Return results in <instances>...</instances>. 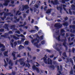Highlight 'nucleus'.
Returning <instances> with one entry per match:
<instances>
[{"instance_id":"obj_34","label":"nucleus","mask_w":75,"mask_h":75,"mask_svg":"<svg viewBox=\"0 0 75 75\" xmlns=\"http://www.w3.org/2000/svg\"><path fill=\"white\" fill-rule=\"evenodd\" d=\"M3 47H4V46L3 44L0 43V48H2Z\"/></svg>"},{"instance_id":"obj_64","label":"nucleus","mask_w":75,"mask_h":75,"mask_svg":"<svg viewBox=\"0 0 75 75\" xmlns=\"http://www.w3.org/2000/svg\"><path fill=\"white\" fill-rule=\"evenodd\" d=\"M34 12H36L37 11V9L36 8H34Z\"/></svg>"},{"instance_id":"obj_31","label":"nucleus","mask_w":75,"mask_h":75,"mask_svg":"<svg viewBox=\"0 0 75 75\" xmlns=\"http://www.w3.org/2000/svg\"><path fill=\"white\" fill-rule=\"evenodd\" d=\"M16 27V25H14L11 26V28L12 29V28H15Z\"/></svg>"},{"instance_id":"obj_33","label":"nucleus","mask_w":75,"mask_h":75,"mask_svg":"<svg viewBox=\"0 0 75 75\" xmlns=\"http://www.w3.org/2000/svg\"><path fill=\"white\" fill-rule=\"evenodd\" d=\"M4 62H5V64L4 65V66L6 67L7 66V64L6 63V61L5 59H4Z\"/></svg>"},{"instance_id":"obj_46","label":"nucleus","mask_w":75,"mask_h":75,"mask_svg":"<svg viewBox=\"0 0 75 75\" xmlns=\"http://www.w3.org/2000/svg\"><path fill=\"white\" fill-rule=\"evenodd\" d=\"M69 60L71 62L72 64H73V61L71 58H70L69 59Z\"/></svg>"},{"instance_id":"obj_27","label":"nucleus","mask_w":75,"mask_h":75,"mask_svg":"<svg viewBox=\"0 0 75 75\" xmlns=\"http://www.w3.org/2000/svg\"><path fill=\"white\" fill-rule=\"evenodd\" d=\"M14 19H15V20H16V21L18 22L19 21H20V18H18L17 19V17H16V16H14Z\"/></svg>"},{"instance_id":"obj_15","label":"nucleus","mask_w":75,"mask_h":75,"mask_svg":"<svg viewBox=\"0 0 75 75\" xmlns=\"http://www.w3.org/2000/svg\"><path fill=\"white\" fill-rule=\"evenodd\" d=\"M48 67L49 68H52L53 70H54L55 69V66H54V65H49L48 66Z\"/></svg>"},{"instance_id":"obj_5","label":"nucleus","mask_w":75,"mask_h":75,"mask_svg":"<svg viewBox=\"0 0 75 75\" xmlns=\"http://www.w3.org/2000/svg\"><path fill=\"white\" fill-rule=\"evenodd\" d=\"M54 1H54H51V3L53 4H54V5H55V4L57 5V4H59V2L58 0H55Z\"/></svg>"},{"instance_id":"obj_4","label":"nucleus","mask_w":75,"mask_h":75,"mask_svg":"<svg viewBox=\"0 0 75 75\" xmlns=\"http://www.w3.org/2000/svg\"><path fill=\"white\" fill-rule=\"evenodd\" d=\"M16 54H18V52H16L13 51L12 53V55L13 57V60H16L17 59V57H16Z\"/></svg>"},{"instance_id":"obj_28","label":"nucleus","mask_w":75,"mask_h":75,"mask_svg":"<svg viewBox=\"0 0 75 75\" xmlns=\"http://www.w3.org/2000/svg\"><path fill=\"white\" fill-rule=\"evenodd\" d=\"M57 71H59V70H60V71H62V68H59V66H57Z\"/></svg>"},{"instance_id":"obj_21","label":"nucleus","mask_w":75,"mask_h":75,"mask_svg":"<svg viewBox=\"0 0 75 75\" xmlns=\"http://www.w3.org/2000/svg\"><path fill=\"white\" fill-rule=\"evenodd\" d=\"M8 24H5V29H7V30H8L9 29H8Z\"/></svg>"},{"instance_id":"obj_13","label":"nucleus","mask_w":75,"mask_h":75,"mask_svg":"<svg viewBox=\"0 0 75 75\" xmlns=\"http://www.w3.org/2000/svg\"><path fill=\"white\" fill-rule=\"evenodd\" d=\"M60 37H61V36L60 35H59L58 37H56V39L59 41H62V40L60 39Z\"/></svg>"},{"instance_id":"obj_22","label":"nucleus","mask_w":75,"mask_h":75,"mask_svg":"<svg viewBox=\"0 0 75 75\" xmlns=\"http://www.w3.org/2000/svg\"><path fill=\"white\" fill-rule=\"evenodd\" d=\"M43 59L44 62L45 63V64H47V59H46V58L45 57H43Z\"/></svg>"},{"instance_id":"obj_42","label":"nucleus","mask_w":75,"mask_h":75,"mask_svg":"<svg viewBox=\"0 0 75 75\" xmlns=\"http://www.w3.org/2000/svg\"><path fill=\"white\" fill-rule=\"evenodd\" d=\"M55 49L57 51H60V50L57 47H55Z\"/></svg>"},{"instance_id":"obj_30","label":"nucleus","mask_w":75,"mask_h":75,"mask_svg":"<svg viewBox=\"0 0 75 75\" xmlns=\"http://www.w3.org/2000/svg\"><path fill=\"white\" fill-rule=\"evenodd\" d=\"M34 46L36 47L37 48H38V42H35L34 43Z\"/></svg>"},{"instance_id":"obj_49","label":"nucleus","mask_w":75,"mask_h":75,"mask_svg":"<svg viewBox=\"0 0 75 75\" xmlns=\"http://www.w3.org/2000/svg\"><path fill=\"white\" fill-rule=\"evenodd\" d=\"M1 37H4V38H6V35H1Z\"/></svg>"},{"instance_id":"obj_19","label":"nucleus","mask_w":75,"mask_h":75,"mask_svg":"<svg viewBox=\"0 0 75 75\" xmlns=\"http://www.w3.org/2000/svg\"><path fill=\"white\" fill-rule=\"evenodd\" d=\"M62 25L64 26L68 27V23L67 22H66L65 23H63Z\"/></svg>"},{"instance_id":"obj_16","label":"nucleus","mask_w":75,"mask_h":75,"mask_svg":"<svg viewBox=\"0 0 75 75\" xmlns=\"http://www.w3.org/2000/svg\"><path fill=\"white\" fill-rule=\"evenodd\" d=\"M69 73L70 75L74 74V70H73V69L71 68V69Z\"/></svg>"},{"instance_id":"obj_52","label":"nucleus","mask_w":75,"mask_h":75,"mask_svg":"<svg viewBox=\"0 0 75 75\" xmlns=\"http://www.w3.org/2000/svg\"><path fill=\"white\" fill-rule=\"evenodd\" d=\"M23 18H25L26 17V14H24L23 15Z\"/></svg>"},{"instance_id":"obj_29","label":"nucleus","mask_w":75,"mask_h":75,"mask_svg":"<svg viewBox=\"0 0 75 75\" xmlns=\"http://www.w3.org/2000/svg\"><path fill=\"white\" fill-rule=\"evenodd\" d=\"M71 7L72 8V10H75V6L74 5L72 4L71 6Z\"/></svg>"},{"instance_id":"obj_18","label":"nucleus","mask_w":75,"mask_h":75,"mask_svg":"<svg viewBox=\"0 0 75 75\" xmlns=\"http://www.w3.org/2000/svg\"><path fill=\"white\" fill-rule=\"evenodd\" d=\"M51 9H50L47 10V11H46V14H49L50 13H51Z\"/></svg>"},{"instance_id":"obj_14","label":"nucleus","mask_w":75,"mask_h":75,"mask_svg":"<svg viewBox=\"0 0 75 75\" xmlns=\"http://www.w3.org/2000/svg\"><path fill=\"white\" fill-rule=\"evenodd\" d=\"M37 41V42H38V39L37 38H35L32 40H31V42L32 44H34V42H35V41Z\"/></svg>"},{"instance_id":"obj_36","label":"nucleus","mask_w":75,"mask_h":75,"mask_svg":"<svg viewBox=\"0 0 75 75\" xmlns=\"http://www.w3.org/2000/svg\"><path fill=\"white\" fill-rule=\"evenodd\" d=\"M3 5L5 6H7L8 5V3L6 2L5 1L4 3L3 4Z\"/></svg>"},{"instance_id":"obj_51","label":"nucleus","mask_w":75,"mask_h":75,"mask_svg":"<svg viewBox=\"0 0 75 75\" xmlns=\"http://www.w3.org/2000/svg\"><path fill=\"white\" fill-rule=\"evenodd\" d=\"M72 51L73 53H74V52H75V48H72Z\"/></svg>"},{"instance_id":"obj_58","label":"nucleus","mask_w":75,"mask_h":75,"mask_svg":"<svg viewBox=\"0 0 75 75\" xmlns=\"http://www.w3.org/2000/svg\"><path fill=\"white\" fill-rule=\"evenodd\" d=\"M29 11L30 10H29V9H28L26 11V13H27V14H28L29 13Z\"/></svg>"},{"instance_id":"obj_63","label":"nucleus","mask_w":75,"mask_h":75,"mask_svg":"<svg viewBox=\"0 0 75 75\" xmlns=\"http://www.w3.org/2000/svg\"><path fill=\"white\" fill-rule=\"evenodd\" d=\"M34 6L35 7H36V8H38V5H37V4H35V5Z\"/></svg>"},{"instance_id":"obj_6","label":"nucleus","mask_w":75,"mask_h":75,"mask_svg":"<svg viewBox=\"0 0 75 75\" xmlns=\"http://www.w3.org/2000/svg\"><path fill=\"white\" fill-rule=\"evenodd\" d=\"M25 40V39L23 38H22L21 41L18 40V44H22L24 43V42Z\"/></svg>"},{"instance_id":"obj_2","label":"nucleus","mask_w":75,"mask_h":75,"mask_svg":"<svg viewBox=\"0 0 75 75\" xmlns=\"http://www.w3.org/2000/svg\"><path fill=\"white\" fill-rule=\"evenodd\" d=\"M54 27L56 28H57V29H59V28H61L62 27V25L60 24V23H59L55 24L54 25Z\"/></svg>"},{"instance_id":"obj_41","label":"nucleus","mask_w":75,"mask_h":75,"mask_svg":"<svg viewBox=\"0 0 75 75\" xmlns=\"http://www.w3.org/2000/svg\"><path fill=\"white\" fill-rule=\"evenodd\" d=\"M64 20L65 21H67L68 20V18L67 16H66L64 18Z\"/></svg>"},{"instance_id":"obj_8","label":"nucleus","mask_w":75,"mask_h":75,"mask_svg":"<svg viewBox=\"0 0 75 75\" xmlns=\"http://www.w3.org/2000/svg\"><path fill=\"white\" fill-rule=\"evenodd\" d=\"M43 37H44V36L43 35H42L40 37H39V36L38 35V43H39V42H40L39 40H44Z\"/></svg>"},{"instance_id":"obj_54","label":"nucleus","mask_w":75,"mask_h":75,"mask_svg":"<svg viewBox=\"0 0 75 75\" xmlns=\"http://www.w3.org/2000/svg\"><path fill=\"white\" fill-rule=\"evenodd\" d=\"M3 7V5L1 3L0 4V7Z\"/></svg>"},{"instance_id":"obj_57","label":"nucleus","mask_w":75,"mask_h":75,"mask_svg":"<svg viewBox=\"0 0 75 75\" xmlns=\"http://www.w3.org/2000/svg\"><path fill=\"white\" fill-rule=\"evenodd\" d=\"M5 1L7 2V3H8L9 2H10V1L9 0H6Z\"/></svg>"},{"instance_id":"obj_9","label":"nucleus","mask_w":75,"mask_h":75,"mask_svg":"<svg viewBox=\"0 0 75 75\" xmlns=\"http://www.w3.org/2000/svg\"><path fill=\"white\" fill-rule=\"evenodd\" d=\"M27 62H28V64H26V67H28V68H29L30 67V64H29V62H30V60H28V59L27 60Z\"/></svg>"},{"instance_id":"obj_20","label":"nucleus","mask_w":75,"mask_h":75,"mask_svg":"<svg viewBox=\"0 0 75 75\" xmlns=\"http://www.w3.org/2000/svg\"><path fill=\"white\" fill-rule=\"evenodd\" d=\"M7 54H8V51H5L4 53V55L5 57H8V55H7Z\"/></svg>"},{"instance_id":"obj_60","label":"nucleus","mask_w":75,"mask_h":75,"mask_svg":"<svg viewBox=\"0 0 75 75\" xmlns=\"http://www.w3.org/2000/svg\"><path fill=\"white\" fill-rule=\"evenodd\" d=\"M8 34H13V32L11 30H10L8 32Z\"/></svg>"},{"instance_id":"obj_56","label":"nucleus","mask_w":75,"mask_h":75,"mask_svg":"<svg viewBox=\"0 0 75 75\" xmlns=\"http://www.w3.org/2000/svg\"><path fill=\"white\" fill-rule=\"evenodd\" d=\"M3 13H5L4 12H3L2 13H0V15L1 16H3Z\"/></svg>"},{"instance_id":"obj_50","label":"nucleus","mask_w":75,"mask_h":75,"mask_svg":"<svg viewBox=\"0 0 75 75\" xmlns=\"http://www.w3.org/2000/svg\"><path fill=\"white\" fill-rule=\"evenodd\" d=\"M70 35L71 37H74V36H75V35H73L72 33L70 34Z\"/></svg>"},{"instance_id":"obj_38","label":"nucleus","mask_w":75,"mask_h":75,"mask_svg":"<svg viewBox=\"0 0 75 75\" xmlns=\"http://www.w3.org/2000/svg\"><path fill=\"white\" fill-rule=\"evenodd\" d=\"M69 14H70L71 15H72V12L71 11V9H69Z\"/></svg>"},{"instance_id":"obj_37","label":"nucleus","mask_w":75,"mask_h":75,"mask_svg":"<svg viewBox=\"0 0 75 75\" xmlns=\"http://www.w3.org/2000/svg\"><path fill=\"white\" fill-rule=\"evenodd\" d=\"M65 31L63 29H62L60 30V32L61 33H65Z\"/></svg>"},{"instance_id":"obj_25","label":"nucleus","mask_w":75,"mask_h":75,"mask_svg":"<svg viewBox=\"0 0 75 75\" xmlns=\"http://www.w3.org/2000/svg\"><path fill=\"white\" fill-rule=\"evenodd\" d=\"M11 13H4V16H8V15H9Z\"/></svg>"},{"instance_id":"obj_53","label":"nucleus","mask_w":75,"mask_h":75,"mask_svg":"<svg viewBox=\"0 0 75 75\" xmlns=\"http://www.w3.org/2000/svg\"><path fill=\"white\" fill-rule=\"evenodd\" d=\"M35 31V30H31L30 31H29V32H30V33H33V32H34V31Z\"/></svg>"},{"instance_id":"obj_11","label":"nucleus","mask_w":75,"mask_h":75,"mask_svg":"<svg viewBox=\"0 0 75 75\" xmlns=\"http://www.w3.org/2000/svg\"><path fill=\"white\" fill-rule=\"evenodd\" d=\"M49 59H50V58H48V60H47V64H50V65H52V60L50 59V61H49Z\"/></svg>"},{"instance_id":"obj_61","label":"nucleus","mask_w":75,"mask_h":75,"mask_svg":"<svg viewBox=\"0 0 75 75\" xmlns=\"http://www.w3.org/2000/svg\"><path fill=\"white\" fill-rule=\"evenodd\" d=\"M34 19H32V21H31V23L32 24H33V23H34Z\"/></svg>"},{"instance_id":"obj_26","label":"nucleus","mask_w":75,"mask_h":75,"mask_svg":"<svg viewBox=\"0 0 75 75\" xmlns=\"http://www.w3.org/2000/svg\"><path fill=\"white\" fill-rule=\"evenodd\" d=\"M24 6L25 9L26 10H27L28 9V8H29V6H28L27 5H25L24 6Z\"/></svg>"},{"instance_id":"obj_48","label":"nucleus","mask_w":75,"mask_h":75,"mask_svg":"<svg viewBox=\"0 0 75 75\" xmlns=\"http://www.w3.org/2000/svg\"><path fill=\"white\" fill-rule=\"evenodd\" d=\"M66 59V63H68V62H69V59L68 58H67Z\"/></svg>"},{"instance_id":"obj_59","label":"nucleus","mask_w":75,"mask_h":75,"mask_svg":"<svg viewBox=\"0 0 75 75\" xmlns=\"http://www.w3.org/2000/svg\"><path fill=\"white\" fill-rule=\"evenodd\" d=\"M20 12V11H18L16 12V15L17 16L18 15V13Z\"/></svg>"},{"instance_id":"obj_23","label":"nucleus","mask_w":75,"mask_h":75,"mask_svg":"<svg viewBox=\"0 0 75 75\" xmlns=\"http://www.w3.org/2000/svg\"><path fill=\"white\" fill-rule=\"evenodd\" d=\"M23 48H24V47L22 45H20L19 47V50H21L22 49H23Z\"/></svg>"},{"instance_id":"obj_43","label":"nucleus","mask_w":75,"mask_h":75,"mask_svg":"<svg viewBox=\"0 0 75 75\" xmlns=\"http://www.w3.org/2000/svg\"><path fill=\"white\" fill-rule=\"evenodd\" d=\"M41 44H42V45H44V44H45V41L43 40L41 42Z\"/></svg>"},{"instance_id":"obj_40","label":"nucleus","mask_w":75,"mask_h":75,"mask_svg":"<svg viewBox=\"0 0 75 75\" xmlns=\"http://www.w3.org/2000/svg\"><path fill=\"white\" fill-rule=\"evenodd\" d=\"M15 33H16L18 34H21V33L20 32V31L19 30L15 31Z\"/></svg>"},{"instance_id":"obj_17","label":"nucleus","mask_w":75,"mask_h":75,"mask_svg":"<svg viewBox=\"0 0 75 75\" xmlns=\"http://www.w3.org/2000/svg\"><path fill=\"white\" fill-rule=\"evenodd\" d=\"M69 0H62L61 1L62 3H63V4H65V2L69 1Z\"/></svg>"},{"instance_id":"obj_3","label":"nucleus","mask_w":75,"mask_h":75,"mask_svg":"<svg viewBox=\"0 0 75 75\" xmlns=\"http://www.w3.org/2000/svg\"><path fill=\"white\" fill-rule=\"evenodd\" d=\"M19 62H20V65H23V66L24 67L25 65V63L24 62V59L21 58L19 59Z\"/></svg>"},{"instance_id":"obj_10","label":"nucleus","mask_w":75,"mask_h":75,"mask_svg":"<svg viewBox=\"0 0 75 75\" xmlns=\"http://www.w3.org/2000/svg\"><path fill=\"white\" fill-rule=\"evenodd\" d=\"M32 69L33 70H36L37 72H38V68L36 67V66L35 64L33 65Z\"/></svg>"},{"instance_id":"obj_45","label":"nucleus","mask_w":75,"mask_h":75,"mask_svg":"<svg viewBox=\"0 0 75 75\" xmlns=\"http://www.w3.org/2000/svg\"><path fill=\"white\" fill-rule=\"evenodd\" d=\"M17 57H18L19 58H21V56L20 55V54H17Z\"/></svg>"},{"instance_id":"obj_32","label":"nucleus","mask_w":75,"mask_h":75,"mask_svg":"<svg viewBox=\"0 0 75 75\" xmlns=\"http://www.w3.org/2000/svg\"><path fill=\"white\" fill-rule=\"evenodd\" d=\"M5 46H4V47H3L1 49V51H2V52H3V51H4L5 50H6V49H5Z\"/></svg>"},{"instance_id":"obj_44","label":"nucleus","mask_w":75,"mask_h":75,"mask_svg":"<svg viewBox=\"0 0 75 75\" xmlns=\"http://www.w3.org/2000/svg\"><path fill=\"white\" fill-rule=\"evenodd\" d=\"M70 32L72 33H75V30H72V29L70 30Z\"/></svg>"},{"instance_id":"obj_39","label":"nucleus","mask_w":75,"mask_h":75,"mask_svg":"<svg viewBox=\"0 0 75 75\" xmlns=\"http://www.w3.org/2000/svg\"><path fill=\"white\" fill-rule=\"evenodd\" d=\"M29 43V42L28 41H25V45H28Z\"/></svg>"},{"instance_id":"obj_1","label":"nucleus","mask_w":75,"mask_h":75,"mask_svg":"<svg viewBox=\"0 0 75 75\" xmlns=\"http://www.w3.org/2000/svg\"><path fill=\"white\" fill-rule=\"evenodd\" d=\"M67 40L66 39L62 40V42H64L62 44L65 47L66 50H68V47L66 45L67 44Z\"/></svg>"},{"instance_id":"obj_24","label":"nucleus","mask_w":75,"mask_h":75,"mask_svg":"<svg viewBox=\"0 0 75 75\" xmlns=\"http://www.w3.org/2000/svg\"><path fill=\"white\" fill-rule=\"evenodd\" d=\"M69 27L70 28H72L73 30H75V25H70Z\"/></svg>"},{"instance_id":"obj_55","label":"nucleus","mask_w":75,"mask_h":75,"mask_svg":"<svg viewBox=\"0 0 75 75\" xmlns=\"http://www.w3.org/2000/svg\"><path fill=\"white\" fill-rule=\"evenodd\" d=\"M46 51L48 52H51V51L48 49H46Z\"/></svg>"},{"instance_id":"obj_62","label":"nucleus","mask_w":75,"mask_h":75,"mask_svg":"<svg viewBox=\"0 0 75 75\" xmlns=\"http://www.w3.org/2000/svg\"><path fill=\"white\" fill-rule=\"evenodd\" d=\"M27 48L28 49V50H29V51H31V49L29 47H28Z\"/></svg>"},{"instance_id":"obj_47","label":"nucleus","mask_w":75,"mask_h":75,"mask_svg":"<svg viewBox=\"0 0 75 75\" xmlns=\"http://www.w3.org/2000/svg\"><path fill=\"white\" fill-rule=\"evenodd\" d=\"M4 29H0V32H4Z\"/></svg>"},{"instance_id":"obj_35","label":"nucleus","mask_w":75,"mask_h":75,"mask_svg":"<svg viewBox=\"0 0 75 75\" xmlns=\"http://www.w3.org/2000/svg\"><path fill=\"white\" fill-rule=\"evenodd\" d=\"M63 55L64 56V57H67V54H66V52H64L63 53Z\"/></svg>"},{"instance_id":"obj_7","label":"nucleus","mask_w":75,"mask_h":75,"mask_svg":"<svg viewBox=\"0 0 75 75\" xmlns=\"http://www.w3.org/2000/svg\"><path fill=\"white\" fill-rule=\"evenodd\" d=\"M56 8L58 10V11H59V10H60V13H62V8L61 6H59L58 5H57V6Z\"/></svg>"},{"instance_id":"obj_12","label":"nucleus","mask_w":75,"mask_h":75,"mask_svg":"<svg viewBox=\"0 0 75 75\" xmlns=\"http://www.w3.org/2000/svg\"><path fill=\"white\" fill-rule=\"evenodd\" d=\"M10 36L11 38L13 37V39H15V40H19V38L16 37L15 35H11Z\"/></svg>"}]
</instances>
